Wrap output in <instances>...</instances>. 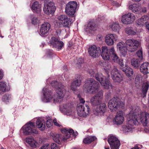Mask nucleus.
<instances>
[{"label": "nucleus", "mask_w": 149, "mask_h": 149, "mask_svg": "<svg viewBox=\"0 0 149 149\" xmlns=\"http://www.w3.org/2000/svg\"><path fill=\"white\" fill-rule=\"evenodd\" d=\"M127 120L128 123L124 128V130L126 132L132 131L133 125H137L139 121L141 122L144 126H149V114L147 112H142L139 114L131 111L128 115Z\"/></svg>", "instance_id": "obj_1"}, {"label": "nucleus", "mask_w": 149, "mask_h": 149, "mask_svg": "<svg viewBox=\"0 0 149 149\" xmlns=\"http://www.w3.org/2000/svg\"><path fill=\"white\" fill-rule=\"evenodd\" d=\"M125 43L126 47L124 46L122 42H120L117 45V49L123 56H125L126 54L127 50L131 52H135L139 45V41L134 39H128L126 40Z\"/></svg>", "instance_id": "obj_2"}, {"label": "nucleus", "mask_w": 149, "mask_h": 149, "mask_svg": "<svg viewBox=\"0 0 149 149\" xmlns=\"http://www.w3.org/2000/svg\"><path fill=\"white\" fill-rule=\"evenodd\" d=\"M101 56L102 58L105 60H109L111 57L114 62L117 63L122 67L124 66L123 60L119 58L116 53L113 47L110 48L109 50L107 47H102Z\"/></svg>", "instance_id": "obj_3"}, {"label": "nucleus", "mask_w": 149, "mask_h": 149, "mask_svg": "<svg viewBox=\"0 0 149 149\" xmlns=\"http://www.w3.org/2000/svg\"><path fill=\"white\" fill-rule=\"evenodd\" d=\"M53 85L56 89V94L54 95L53 97V102L56 103L61 102L66 92V90L64 88V86L60 83L57 81L54 82Z\"/></svg>", "instance_id": "obj_4"}, {"label": "nucleus", "mask_w": 149, "mask_h": 149, "mask_svg": "<svg viewBox=\"0 0 149 149\" xmlns=\"http://www.w3.org/2000/svg\"><path fill=\"white\" fill-rule=\"evenodd\" d=\"M100 87L98 82L92 78H88L86 80L83 86V90L86 92L95 93L97 92Z\"/></svg>", "instance_id": "obj_5"}, {"label": "nucleus", "mask_w": 149, "mask_h": 149, "mask_svg": "<svg viewBox=\"0 0 149 149\" xmlns=\"http://www.w3.org/2000/svg\"><path fill=\"white\" fill-rule=\"evenodd\" d=\"M61 131L64 135L58 134H54L53 135V140L56 143L60 144L62 141H66L67 139L70 138V133L68 130H66L64 129L61 130Z\"/></svg>", "instance_id": "obj_6"}, {"label": "nucleus", "mask_w": 149, "mask_h": 149, "mask_svg": "<svg viewBox=\"0 0 149 149\" xmlns=\"http://www.w3.org/2000/svg\"><path fill=\"white\" fill-rule=\"evenodd\" d=\"M35 127L34 123L29 122L23 126L22 129L23 133L25 135H29L32 133L37 134L38 131L34 129Z\"/></svg>", "instance_id": "obj_7"}, {"label": "nucleus", "mask_w": 149, "mask_h": 149, "mask_svg": "<svg viewBox=\"0 0 149 149\" xmlns=\"http://www.w3.org/2000/svg\"><path fill=\"white\" fill-rule=\"evenodd\" d=\"M103 98V91L101 90L91 98L90 102L91 105L95 107L100 105L102 102Z\"/></svg>", "instance_id": "obj_8"}, {"label": "nucleus", "mask_w": 149, "mask_h": 149, "mask_svg": "<svg viewBox=\"0 0 149 149\" xmlns=\"http://www.w3.org/2000/svg\"><path fill=\"white\" fill-rule=\"evenodd\" d=\"M79 104L77 108V114L79 116L86 117L90 113V110L88 105Z\"/></svg>", "instance_id": "obj_9"}, {"label": "nucleus", "mask_w": 149, "mask_h": 149, "mask_svg": "<svg viewBox=\"0 0 149 149\" xmlns=\"http://www.w3.org/2000/svg\"><path fill=\"white\" fill-rule=\"evenodd\" d=\"M77 6V3L76 1L69 2L66 5L65 8V13L70 17H73L75 12Z\"/></svg>", "instance_id": "obj_10"}, {"label": "nucleus", "mask_w": 149, "mask_h": 149, "mask_svg": "<svg viewBox=\"0 0 149 149\" xmlns=\"http://www.w3.org/2000/svg\"><path fill=\"white\" fill-rule=\"evenodd\" d=\"M56 7L54 3L51 1L48 2L45 1L44 4L43 10L47 14L53 13L55 11Z\"/></svg>", "instance_id": "obj_11"}, {"label": "nucleus", "mask_w": 149, "mask_h": 149, "mask_svg": "<svg viewBox=\"0 0 149 149\" xmlns=\"http://www.w3.org/2000/svg\"><path fill=\"white\" fill-rule=\"evenodd\" d=\"M122 103L120 101L119 98L117 97H114L109 101L108 104L109 108L112 111H116V109L120 107Z\"/></svg>", "instance_id": "obj_12"}, {"label": "nucleus", "mask_w": 149, "mask_h": 149, "mask_svg": "<svg viewBox=\"0 0 149 149\" xmlns=\"http://www.w3.org/2000/svg\"><path fill=\"white\" fill-rule=\"evenodd\" d=\"M108 141L111 149H119L120 144L119 140L116 136H111L108 138Z\"/></svg>", "instance_id": "obj_13"}, {"label": "nucleus", "mask_w": 149, "mask_h": 149, "mask_svg": "<svg viewBox=\"0 0 149 149\" xmlns=\"http://www.w3.org/2000/svg\"><path fill=\"white\" fill-rule=\"evenodd\" d=\"M135 19V17L132 13H128L123 15L121 21L124 24H128L132 23Z\"/></svg>", "instance_id": "obj_14"}, {"label": "nucleus", "mask_w": 149, "mask_h": 149, "mask_svg": "<svg viewBox=\"0 0 149 149\" xmlns=\"http://www.w3.org/2000/svg\"><path fill=\"white\" fill-rule=\"evenodd\" d=\"M101 51L100 48L99 47H97L95 45H93L90 47L88 50L90 56L95 58L100 56Z\"/></svg>", "instance_id": "obj_15"}, {"label": "nucleus", "mask_w": 149, "mask_h": 149, "mask_svg": "<svg viewBox=\"0 0 149 149\" xmlns=\"http://www.w3.org/2000/svg\"><path fill=\"white\" fill-rule=\"evenodd\" d=\"M112 79L114 82L120 83L123 80V78L120 74L116 68H114L111 72Z\"/></svg>", "instance_id": "obj_16"}, {"label": "nucleus", "mask_w": 149, "mask_h": 149, "mask_svg": "<svg viewBox=\"0 0 149 149\" xmlns=\"http://www.w3.org/2000/svg\"><path fill=\"white\" fill-rule=\"evenodd\" d=\"M50 45L59 49H61L63 45V42L60 41L55 37H52L50 41Z\"/></svg>", "instance_id": "obj_17"}, {"label": "nucleus", "mask_w": 149, "mask_h": 149, "mask_svg": "<svg viewBox=\"0 0 149 149\" xmlns=\"http://www.w3.org/2000/svg\"><path fill=\"white\" fill-rule=\"evenodd\" d=\"M42 92L44 96L43 98L42 99V101L45 102H50L53 98L52 95L51 91L48 88L45 87L43 88Z\"/></svg>", "instance_id": "obj_18"}, {"label": "nucleus", "mask_w": 149, "mask_h": 149, "mask_svg": "<svg viewBox=\"0 0 149 149\" xmlns=\"http://www.w3.org/2000/svg\"><path fill=\"white\" fill-rule=\"evenodd\" d=\"M117 36L115 34H108L105 37V42L108 45H113L117 39Z\"/></svg>", "instance_id": "obj_19"}, {"label": "nucleus", "mask_w": 149, "mask_h": 149, "mask_svg": "<svg viewBox=\"0 0 149 149\" xmlns=\"http://www.w3.org/2000/svg\"><path fill=\"white\" fill-rule=\"evenodd\" d=\"M107 106L105 103L101 104L99 107H97L96 109L93 110V112L96 116L103 114L106 111Z\"/></svg>", "instance_id": "obj_20"}, {"label": "nucleus", "mask_w": 149, "mask_h": 149, "mask_svg": "<svg viewBox=\"0 0 149 149\" xmlns=\"http://www.w3.org/2000/svg\"><path fill=\"white\" fill-rule=\"evenodd\" d=\"M51 25L47 22L44 23L41 26L40 32L42 36L46 35L50 29Z\"/></svg>", "instance_id": "obj_21"}, {"label": "nucleus", "mask_w": 149, "mask_h": 149, "mask_svg": "<svg viewBox=\"0 0 149 149\" xmlns=\"http://www.w3.org/2000/svg\"><path fill=\"white\" fill-rule=\"evenodd\" d=\"M124 120L123 112L121 111L118 112L115 117L114 123L117 125H120L123 123Z\"/></svg>", "instance_id": "obj_22"}, {"label": "nucleus", "mask_w": 149, "mask_h": 149, "mask_svg": "<svg viewBox=\"0 0 149 149\" xmlns=\"http://www.w3.org/2000/svg\"><path fill=\"white\" fill-rule=\"evenodd\" d=\"M82 78L80 75H78L76 79V80L72 82L71 85V88L73 91L76 90L77 86H79L81 84Z\"/></svg>", "instance_id": "obj_23"}, {"label": "nucleus", "mask_w": 149, "mask_h": 149, "mask_svg": "<svg viewBox=\"0 0 149 149\" xmlns=\"http://www.w3.org/2000/svg\"><path fill=\"white\" fill-rule=\"evenodd\" d=\"M141 72L144 75L149 73V63L146 62L141 65L140 68Z\"/></svg>", "instance_id": "obj_24"}, {"label": "nucleus", "mask_w": 149, "mask_h": 149, "mask_svg": "<svg viewBox=\"0 0 149 149\" xmlns=\"http://www.w3.org/2000/svg\"><path fill=\"white\" fill-rule=\"evenodd\" d=\"M26 141L33 148H36L38 146V142L34 140L32 137H28L26 138Z\"/></svg>", "instance_id": "obj_25"}, {"label": "nucleus", "mask_w": 149, "mask_h": 149, "mask_svg": "<svg viewBox=\"0 0 149 149\" xmlns=\"http://www.w3.org/2000/svg\"><path fill=\"white\" fill-rule=\"evenodd\" d=\"M72 19L68 18L63 23H58V27L60 28L62 27L69 28L72 23Z\"/></svg>", "instance_id": "obj_26"}, {"label": "nucleus", "mask_w": 149, "mask_h": 149, "mask_svg": "<svg viewBox=\"0 0 149 149\" xmlns=\"http://www.w3.org/2000/svg\"><path fill=\"white\" fill-rule=\"evenodd\" d=\"M37 127L40 130L43 131L45 129V124L43 119H38L36 122Z\"/></svg>", "instance_id": "obj_27"}, {"label": "nucleus", "mask_w": 149, "mask_h": 149, "mask_svg": "<svg viewBox=\"0 0 149 149\" xmlns=\"http://www.w3.org/2000/svg\"><path fill=\"white\" fill-rule=\"evenodd\" d=\"M149 87V82L146 81L144 82L142 86V96L144 97H145L148 92Z\"/></svg>", "instance_id": "obj_28"}, {"label": "nucleus", "mask_w": 149, "mask_h": 149, "mask_svg": "<svg viewBox=\"0 0 149 149\" xmlns=\"http://www.w3.org/2000/svg\"><path fill=\"white\" fill-rule=\"evenodd\" d=\"M41 8L40 5L38 1H35L32 3L31 8L33 12L37 13H40L41 10Z\"/></svg>", "instance_id": "obj_29"}, {"label": "nucleus", "mask_w": 149, "mask_h": 149, "mask_svg": "<svg viewBox=\"0 0 149 149\" xmlns=\"http://www.w3.org/2000/svg\"><path fill=\"white\" fill-rule=\"evenodd\" d=\"M129 8L134 13L140 11L141 7L139 3L130 5L129 6Z\"/></svg>", "instance_id": "obj_30"}, {"label": "nucleus", "mask_w": 149, "mask_h": 149, "mask_svg": "<svg viewBox=\"0 0 149 149\" xmlns=\"http://www.w3.org/2000/svg\"><path fill=\"white\" fill-rule=\"evenodd\" d=\"M122 70L125 72L126 75L128 77L132 76L133 74V71L132 69L130 68H121Z\"/></svg>", "instance_id": "obj_31"}, {"label": "nucleus", "mask_w": 149, "mask_h": 149, "mask_svg": "<svg viewBox=\"0 0 149 149\" xmlns=\"http://www.w3.org/2000/svg\"><path fill=\"white\" fill-rule=\"evenodd\" d=\"M68 18L66 15H65L63 14L59 15L57 18L58 20L56 21L55 25L58 27V23H63L65 20Z\"/></svg>", "instance_id": "obj_32"}, {"label": "nucleus", "mask_w": 149, "mask_h": 149, "mask_svg": "<svg viewBox=\"0 0 149 149\" xmlns=\"http://www.w3.org/2000/svg\"><path fill=\"white\" fill-rule=\"evenodd\" d=\"M100 83L104 88L107 89L109 88L110 87H111L110 81L107 79H105L104 80H103Z\"/></svg>", "instance_id": "obj_33"}, {"label": "nucleus", "mask_w": 149, "mask_h": 149, "mask_svg": "<svg viewBox=\"0 0 149 149\" xmlns=\"http://www.w3.org/2000/svg\"><path fill=\"white\" fill-rule=\"evenodd\" d=\"M131 63L132 67L135 68H137L140 65V61L137 59L134 58L131 60Z\"/></svg>", "instance_id": "obj_34"}, {"label": "nucleus", "mask_w": 149, "mask_h": 149, "mask_svg": "<svg viewBox=\"0 0 149 149\" xmlns=\"http://www.w3.org/2000/svg\"><path fill=\"white\" fill-rule=\"evenodd\" d=\"M96 139V138L95 136H88L84 139L83 142L86 144H89L94 141Z\"/></svg>", "instance_id": "obj_35"}, {"label": "nucleus", "mask_w": 149, "mask_h": 149, "mask_svg": "<svg viewBox=\"0 0 149 149\" xmlns=\"http://www.w3.org/2000/svg\"><path fill=\"white\" fill-rule=\"evenodd\" d=\"M72 107V105L70 103L64 104L63 105L64 111L67 113H69L71 111Z\"/></svg>", "instance_id": "obj_36"}, {"label": "nucleus", "mask_w": 149, "mask_h": 149, "mask_svg": "<svg viewBox=\"0 0 149 149\" xmlns=\"http://www.w3.org/2000/svg\"><path fill=\"white\" fill-rule=\"evenodd\" d=\"M0 91L3 92L8 91V87L6 82L3 81L0 82Z\"/></svg>", "instance_id": "obj_37"}, {"label": "nucleus", "mask_w": 149, "mask_h": 149, "mask_svg": "<svg viewBox=\"0 0 149 149\" xmlns=\"http://www.w3.org/2000/svg\"><path fill=\"white\" fill-rule=\"evenodd\" d=\"M110 26L112 30L114 31H118L120 29L119 25L118 23H113Z\"/></svg>", "instance_id": "obj_38"}, {"label": "nucleus", "mask_w": 149, "mask_h": 149, "mask_svg": "<svg viewBox=\"0 0 149 149\" xmlns=\"http://www.w3.org/2000/svg\"><path fill=\"white\" fill-rule=\"evenodd\" d=\"M87 28L90 29L95 31L96 30L97 28V26L95 23L93 22H90L88 24Z\"/></svg>", "instance_id": "obj_39"}, {"label": "nucleus", "mask_w": 149, "mask_h": 149, "mask_svg": "<svg viewBox=\"0 0 149 149\" xmlns=\"http://www.w3.org/2000/svg\"><path fill=\"white\" fill-rule=\"evenodd\" d=\"M95 78L97 81H99L100 83L101 81H102L104 80V77L102 74L97 73L95 75Z\"/></svg>", "instance_id": "obj_40"}, {"label": "nucleus", "mask_w": 149, "mask_h": 149, "mask_svg": "<svg viewBox=\"0 0 149 149\" xmlns=\"http://www.w3.org/2000/svg\"><path fill=\"white\" fill-rule=\"evenodd\" d=\"M31 23L33 25H36L39 22V19L38 17L31 15Z\"/></svg>", "instance_id": "obj_41"}, {"label": "nucleus", "mask_w": 149, "mask_h": 149, "mask_svg": "<svg viewBox=\"0 0 149 149\" xmlns=\"http://www.w3.org/2000/svg\"><path fill=\"white\" fill-rule=\"evenodd\" d=\"M11 98V95L8 94H6L3 96L2 100L3 102H6L8 100L10 99Z\"/></svg>", "instance_id": "obj_42"}, {"label": "nucleus", "mask_w": 149, "mask_h": 149, "mask_svg": "<svg viewBox=\"0 0 149 149\" xmlns=\"http://www.w3.org/2000/svg\"><path fill=\"white\" fill-rule=\"evenodd\" d=\"M84 62L83 59L81 58L78 59L77 63L76 64V66L78 68H80L81 67V64Z\"/></svg>", "instance_id": "obj_43"}, {"label": "nucleus", "mask_w": 149, "mask_h": 149, "mask_svg": "<svg viewBox=\"0 0 149 149\" xmlns=\"http://www.w3.org/2000/svg\"><path fill=\"white\" fill-rule=\"evenodd\" d=\"M136 55L139 58V60H141L143 59L142 52L141 50L138 51L136 53Z\"/></svg>", "instance_id": "obj_44"}, {"label": "nucleus", "mask_w": 149, "mask_h": 149, "mask_svg": "<svg viewBox=\"0 0 149 149\" xmlns=\"http://www.w3.org/2000/svg\"><path fill=\"white\" fill-rule=\"evenodd\" d=\"M66 130H68L69 132L70 133V136L71 135H73L74 136H77V132H74V130H68L66 128H64Z\"/></svg>", "instance_id": "obj_45"}, {"label": "nucleus", "mask_w": 149, "mask_h": 149, "mask_svg": "<svg viewBox=\"0 0 149 149\" xmlns=\"http://www.w3.org/2000/svg\"><path fill=\"white\" fill-rule=\"evenodd\" d=\"M127 33L129 35H134L136 34V33L132 29H130L127 31Z\"/></svg>", "instance_id": "obj_46"}, {"label": "nucleus", "mask_w": 149, "mask_h": 149, "mask_svg": "<svg viewBox=\"0 0 149 149\" xmlns=\"http://www.w3.org/2000/svg\"><path fill=\"white\" fill-rule=\"evenodd\" d=\"M77 97L79 98V100L80 101V104H84L85 102V101L81 97V96L80 94H78L77 95Z\"/></svg>", "instance_id": "obj_47"}, {"label": "nucleus", "mask_w": 149, "mask_h": 149, "mask_svg": "<svg viewBox=\"0 0 149 149\" xmlns=\"http://www.w3.org/2000/svg\"><path fill=\"white\" fill-rule=\"evenodd\" d=\"M143 22L144 24L146 23L147 20L148 19V17L147 16H144L140 18Z\"/></svg>", "instance_id": "obj_48"}, {"label": "nucleus", "mask_w": 149, "mask_h": 149, "mask_svg": "<svg viewBox=\"0 0 149 149\" xmlns=\"http://www.w3.org/2000/svg\"><path fill=\"white\" fill-rule=\"evenodd\" d=\"M114 67L116 68L115 66L112 65L110 63L108 64L106 67V69L109 70H111L112 68L113 69Z\"/></svg>", "instance_id": "obj_49"}, {"label": "nucleus", "mask_w": 149, "mask_h": 149, "mask_svg": "<svg viewBox=\"0 0 149 149\" xmlns=\"http://www.w3.org/2000/svg\"><path fill=\"white\" fill-rule=\"evenodd\" d=\"M49 146L48 144L47 143L44 144L39 149H49Z\"/></svg>", "instance_id": "obj_50"}, {"label": "nucleus", "mask_w": 149, "mask_h": 149, "mask_svg": "<svg viewBox=\"0 0 149 149\" xmlns=\"http://www.w3.org/2000/svg\"><path fill=\"white\" fill-rule=\"evenodd\" d=\"M46 123V125L48 127H51L52 125L51 120L50 119H49L47 120Z\"/></svg>", "instance_id": "obj_51"}, {"label": "nucleus", "mask_w": 149, "mask_h": 149, "mask_svg": "<svg viewBox=\"0 0 149 149\" xmlns=\"http://www.w3.org/2000/svg\"><path fill=\"white\" fill-rule=\"evenodd\" d=\"M51 148V149H59V148L57 146V144L54 143L52 144Z\"/></svg>", "instance_id": "obj_52"}, {"label": "nucleus", "mask_w": 149, "mask_h": 149, "mask_svg": "<svg viewBox=\"0 0 149 149\" xmlns=\"http://www.w3.org/2000/svg\"><path fill=\"white\" fill-rule=\"evenodd\" d=\"M88 72L91 76H94L95 72L93 69L89 70L88 71Z\"/></svg>", "instance_id": "obj_53"}, {"label": "nucleus", "mask_w": 149, "mask_h": 149, "mask_svg": "<svg viewBox=\"0 0 149 149\" xmlns=\"http://www.w3.org/2000/svg\"><path fill=\"white\" fill-rule=\"evenodd\" d=\"M53 122L54 123V125L58 127H60L61 125L60 124L57 122L56 119H54L53 121Z\"/></svg>", "instance_id": "obj_54"}, {"label": "nucleus", "mask_w": 149, "mask_h": 149, "mask_svg": "<svg viewBox=\"0 0 149 149\" xmlns=\"http://www.w3.org/2000/svg\"><path fill=\"white\" fill-rule=\"evenodd\" d=\"M137 23L138 25L139 26L140 25H144L143 22L140 19H139L137 20Z\"/></svg>", "instance_id": "obj_55"}, {"label": "nucleus", "mask_w": 149, "mask_h": 149, "mask_svg": "<svg viewBox=\"0 0 149 149\" xmlns=\"http://www.w3.org/2000/svg\"><path fill=\"white\" fill-rule=\"evenodd\" d=\"M102 37L101 35H97L96 37V39L98 41H100L102 40Z\"/></svg>", "instance_id": "obj_56"}, {"label": "nucleus", "mask_w": 149, "mask_h": 149, "mask_svg": "<svg viewBox=\"0 0 149 149\" xmlns=\"http://www.w3.org/2000/svg\"><path fill=\"white\" fill-rule=\"evenodd\" d=\"M3 72L0 70V80H1L3 78Z\"/></svg>", "instance_id": "obj_57"}, {"label": "nucleus", "mask_w": 149, "mask_h": 149, "mask_svg": "<svg viewBox=\"0 0 149 149\" xmlns=\"http://www.w3.org/2000/svg\"><path fill=\"white\" fill-rule=\"evenodd\" d=\"M142 11L144 13L146 12L147 11V8L145 7L142 8Z\"/></svg>", "instance_id": "obj_58"}, {"label": "nucleus", "mask_w": 149, "mask_h": 149, "mask_svg": "<svg viewBox=\"0 0 149 149\" xmlns=\"http://www.w3.org/2000/svg\"><path fill=\"white\" fill-rule=\"evenodd\" d=\"M61 30L60 29H58L56 31V33L57 35H60L61 33Z\"/></svg>", "instance_id": "obj_59"}, {"label": "nucleus", "mask_w": 149, "mask_h": 149, "mask_svg": "<svg viewBox=\"0 0 149 149\" xmlns=\"http://www.w3.org/2000/svg\"><path fill=\"white\" fill-rule=\"evenodd\" d=\"M111 2L112 3L113 5H116L117 3V2L115 1H113Z\"/></svg>", "instance_id": "obj_60"}, {"label": "nucleus", "mask_w": 149, "mask_h": 149, "mask_svg": "<svg viewBox=\"0 0 149 149\" xmlns=\"http://www.w3.org/2000/svg\"><path fill=\"white\" fill-rule=\"evenodd\" d=\"M131 149H139L138 146H135L134 147L132 148Z\"/></svg>", "instance_id": "obj_61"}, {"label": "nucleus", "mask_w": 149, "mask_h": 149, "mask_svg": "<svg viewBox=\"0 0 149 149\" xmlns=\"http://www.w3.org/2000/svg\"><path fill=\"white\" fill-rule=\"evenodd\" d=\"M106 73L107 75V76L108 77H109V72L107 71V72H106Z\"/></svg>", "instance_id": "obj_62"}, {"label": "nucleus", "mask_w": 149, "mask_h": 149, "mask_svg": "<svg viewBox=\"0 0 149 149\" xmlns=\"http://www.w3.org/2000/svg\"><path fill=\"white\" fill-rule=\"evenodd\" d=\"M135 80H139V77H138V76H137L136 77V79H135Z\"/></svg>", "instance_id": "obj_63"}, {"label": "nucleus", "mask_w": 149, "mask_h": 149, "mask_svg": "<svg viewBox=\"0 0 149 149\" xmlns=\"http://www.w3.org/2000/svg\"><path fill=\"white\" fill-rule=\"evenodd\" d=\"M105 149H109V148H106V147L105 148Z\"/></svg>", "instance_id": "obj_64"}]
</instances>
